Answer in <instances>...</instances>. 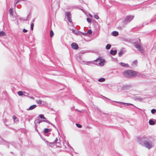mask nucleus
<instances>
[{"instance_id": "nucleus-1", "label": "nucleus", "mask_w": 156, "mask_h": 156, "mask_svg": "<svg viewBox=\"0 0 156 156\" xmlns=\"http://www.w3.org/2000/svg\"><path fill=\"white\" fill-rule=\"evenodd\" d=\"M137 140L139 144L148 149L154 146L153 141L150 137L144 136L138 137Z\"/></svg>"}, {"instance_id": "nucleus-2", "label": "nucleus", "mask_w": 156, "mask_h": 156, "mask_svg": "<svg viewBox=\"0 0 156 156\" xmlns=\"http://www.w3.org/2000/svg\"><path fill=\"white\" fill-rule=\"evenodd\" d=\"M134 71L132 70H128L123 72V75L127 78L134 77Z\"/></svg>"}, {"instance_id": "nucleus-3", "label": "nucleus", "mask_w": 156, "mask_h": 156, "mask_svg": "<svg viewBox=\"0 0 156 156\" xmlns=\"http://www.w3.org/2000/svg\"><path fill=\"white\" fill-rule=\"evenodd\" d=\"M140 40L139 39H138L136 42L133 43L134 45L136 48L141 53H143L144 51V50L143 47L140 45Z\"/></svg>"}, {"instance_id": "nucleus-4", "label": "nucleus", "mask_w": 156, "mask_h": 156, "mask_svg": "<svg viewBox=\"0 0 156 156\" xmlns=\"http://www.w3.org/2000/svg\"><path fill=\"white\" fill-rule=\"evenodd\" d=\"M133 16H128L126 17L125 19L122 21V22L126 24L131 21L134 18Z\"/></svg>"}, {"instance_id": "nucleus-5", "label": "nucleus", "mask_w": 156, "mask_h": 156, "mask_svg": "<svg viewBox=\"0 0 156 156\" xmlns=\"http://www.w3.org/2000/svg\"><path fill=\"white\" fill-rule=\"evenodd\" d=\"M65 15L68 21L72 24L73 23L71 19V13L69 12H66Z\"/></svg>"}, {"instance_id": "nucleus-6", "label": "nucleus", "mask_w": 156, "mask_h": 156, "mask_svg": "<svg viewBox=\"0 0 156 156\" xmlns=\"http://www.w3.org/2000/svg\"><path fill=\"white\" fill-rule=\"evenodd\" d=\"M0 144L6 145L8 148L9 147V143L4 139H1L0 141Z\"/></svg>"}, {"instance_id": "nucleus-7", "label": "nucleus", "mask_w": 156, "mask_h": 156, "mask_svg": "<svg viewBox=\"0 0 156 156\" xmlns=\"http://www.w3.org/2000/svg\"><path fill=\"white\" fill-rule=\"evenodd\" d=\"M72 48L75 50L78 49L79 47L78 45L75 43H73L71 44Z\"/></svg>"}, {"instance_id": "nucleus-8", "label": "nucleus", "mask_w": 156, "mask_h": 156, "mask_svg": "<svg viewBox=\"0 0 156 156\" xmlns=\"http://www.w3.org/2000/svg\"><path fill=\"white\" fill-rule=\"evenodd\" d=\"M149 123L150 125H154L156 123V120L151 119L149 121Z\"/></svg>"}, {"instance_id": "nucleus-9", "label": "nucleus", "mask_w": 156, "mask_h": 156, "mask_svg": "<svg viewBox=\"0 0 156 156\" xmlns=\"http://www.w3.org/2000/svg\"><path fill=\"white\" fill-rule=\"evenodd\" d=\"M134 72L135 73H134V74H135L134 75V77L136 76H137L139 77H142L143 76V74L137 72L136 71H134Z\"/></svg>"}, {"instance_id": "nucleus-10", "label": "nucleus", "mask_w": 156, "mask_h": 156, "mask_svg": "<svg viewBox=\"0 0 156 156\" xmlns=\"http://www.w3.org/2000/svg\"><path fill=\"white\" fill-rule=\"evenodd\" d=\"M115 102L118 103H119V104H122V105H125L126 106H129V105L133 106V104H130V103H125L124 102H120V101H115Z\"/></svg>"}, {"instance_id": "nucleus-11", "label": "nucleus", "mask_w": 156, "mask_h": 156, "mask_svg": "<svg viewBox=\"0 0 156 156\" xmlns=\"http://www.w3.org/2000/svg\"><path fill=\"white\" fill-rule=\"evenodd\" d=\"M96 62H98L99 64L100 65L103 66L104 64V61L101 60V59L99 58H98L95 60Z\"/></svg>"}, {"instance_id": "nucleus-12", "label": "nucleus", "mask_w": 156, "mask_h": 156, "mask_svg": "<svg viewBox=\"0 0 156 156\" xmlns=\"http://www.w3.org/2000/svg\"><path fill=\"white\" fill-rule=\"evenodd\" d=\"M102 3H105L106 5L110 6V5L107 3V2H109L110 3H112L111 0H100Z\"/></svg>"}, {"instance_id": "nucleus-13", "label": "nucleus", "mask_w": 156, "mask_h": 156, "mask_svg": "<svg viewBox=\"0 0 156 156\" xmlns=\"http://www.w3.org/2000/svg\"><path fill=\"white\" fill-rule=\"evenodd\" d=\"M37 106L35 105H34L31 106L28 109H27L28 110H32L34 109Z\"/></svg>"}, {"instance_id": "nucleus-14", "label": "nucleus", "mask_w": 156, "mask_h": 156, "mask_svg": "<svg viewBox=\"0 0 156 156\" xmlns=\"http://www.w3.org/2000/svg\"><path fill=\"white\" fill-rule=\"evenodd\" d=\"M120 64L122 66L124 67H127L128 66V65L127 64H126L122 62H121Z\"/></svg>"}, {"instance_id": "nucleus-15", "label": "nucleus", "mask_w": 156, "mask_h": 156, "mask_svg": "<svg viewBox=\"0 0 156 156\" xmlns=\"http://www.w3.org/2000/svg\"><path fill=\"white\" fill-rule=\"evenodd\" d=\"M36 102L38 104H42L45 103L44 101H41L40 100H37L36 101Z\"/></svg>"}, {"instance_id": "nucleus-16", "label": "nucleus", "mask_w": 156, "mask_h": 156, "mask_svg": "<svg viewBox=\"0 0 156 156\" xmlns=\"http://www.w3.org/2000/svg\"><path fill=\"white\" fill-rule=\"evenodd\" d=\"M117 53V51L116 50H111L110 51V54L113 55H115Z\"/></svg>"}, {"instance_id": "nucleus-17", "label": "nucleus", "mask_w": 156, "mask_h": 156, "mask_svg": "<svg viewBox=\"0 0 156 156\" xmlns=\"http://www.w3.org/2000/svg\"><path fill=\"white\" fill-rule=\"evenodd\" d=\"M112 34L114 36H116L118 35V32L116 31H114L112 32Z\"/></svg>"}, {"instance_id": "nucleus-18", "label": "nucleus", "mask_w": 156, "mask_h": 156, "mask_svg": "<svg viewBox=\"0 0 156 156\" xmlns=\"http://www.w3.org/2000/svg\"><path fill=\"white\" fill-rule=\"evenodd\" d=\"M9 13L11 16H12L13 14V10L12 8H10L9 11Z\"/></svg>"}, {"instance_id": "nucleus-19", "label": "nucleus", "mask_w": 156, "mask_h": 156, "mask_svg": "<svg viewBox=\"0 0 156 156\" xmlns=\"http://www.w3.org/2000/svg\"><path fill=\"white\" fill-rule=\"evenodd\" d=\"M55 144L54 143V142L52 143H50L49 144V145L50 147H54V146H55Z\"/></svg>"}, {"instance_id": "nucleus-20", "label": "nucleus", "mask_w": 156, "mask_h": 156, "mask_svg": "<svg viewBox=\"0 0 156 156\" xmlns=\"http://www.w3.org/2000/svg\"><path fill=\"white\" fill-rule=\"evenodd\" d=\"M43 120H42V121L46 122L47 123H48L49 124H50L51 122L48 120H47L46 118L44 117V118L42 119Z\"/></svg>"}, {"instance_id": "nucleus-21", "label": "nucleus", "mask_w": 156, "mask_h": 156, "mask_svg": "<svg viewBox=\"0 0 156 156\" xmlns=\"http://www.w3.org/2000/svg\"><path fill=\"white\" fill-rule=\"evenodd\" d=\"M5 35V32L3 31H0V36H4Z\"/></svg>"}, {"instance_id": "nucleus-22", "label": "nucleus", "mask_w": 156, "mask_h": 156, "mask_svg": "<svg viewBox=\"0 0 156 156\" xmlns=\"http://www.w3.org/2000/svg\"><path fill=\"white\" fill-rule=\"evenodd\" d=\"M111 47V45L110 44H108L106 46V48L107 50L109 49Z\"/></svg>"}, {"instance_id": "nucleus-23", "label": "nucleus", "mask_w": 156, "mask_h": 156, "mask_svg": "<svg viewBox=\"0 0 156 156\" xmlns=\"http://www.w3.org/2000/svg\"><path fill=\"white\" fill-rule=\"evenodd\" d=\"M83 62L84 64L89 65L90 64L93 63L91 62Z\"/></svg>"}, {"instance_id": "nucleus-24", "label": "nucleus", "mask_w": 156, "mask_h": 156, "mask_svg": "<svg viewBox=\"0 0 156 156\" xmlns=\"http://www.w3.org/2000/svg\"><path fill=\"white\" fill-rule=\"evenodd\" d=\"M17 93L20 96H22L23 95V92L22 91H19Z\"/></svg>"}, {"instance_id": "nucleus-25", "label": "nucleus", "mask_w": 156, "mask_h": 156, "mask_svg": "<svg viewBox=\"0 0 156 156\" xmlns=\"http://www.w3.org/2000/svg\"><path fill=\"white\" fill-rule=\"evenodd\" d=\"M98 81L100 82H103L105 80L104 78H101L98 79Z\"/></svg>"}, {"instance_id": "nucleus-26", "label": "nucleus", "mask_w": 156, "mask_h": 156, "mask_svg": "<svg viewBox=\"0 0 156 156\" xmlns=\"http://www.w3.org/2000/svg\"><path fill=\"white\" fill-rule=\"evenodd\" d=\"M49 129H47V128L45 129L44 130V133H47L49 131Z\"/></svg>"}, {"instance_id": "nucleus-27", "label": "nucleus", "mask_w": 156, "mask_h": 156, "mask_svg": "<svg viewBox=\"0 0 156 156\" xmlns=\"http://www.w3.org/2000/svg\"><path fill=\"white\" fill-rule=\"evenodd\" d=\"M21 1H26L25 0H15V1L16 2V3H20V2Z\"/></svg>"}, {"instance_id": "nucleus-28", "label": "nucleus", "mask_w": 156, "mask_h": 156, "mask_svg": "<svg viewBox=\"0 0 156 156\" xmlns=\"http://www.w3.org/2000/svg\"><path fill=\"white\" fill-rule=\"evenodd\" d=\"M123 53V51L121 50L118 53V55L119 56H122V54Z\"/></svg>"}, {"instance_id": "nucleus-29", "label": "nucleus", "mask_w": 156, "mask_h": 156, "mask_svg": "<svg viewBox=\"0 0 156 156\" xmlns=\"http://www.w3.org/2000/svg\"><path fill=\"white\" fill-rule=\"evenodd\" d=\"M58 140V139L57 138H56L55 140L54 141V143H55V144H60L59 142H57V141Z\"/></svg>"}, {"instance_id": "nucleus-30", "label": "nucleus", "mask_w": 156, "mask_h": 156, "mask_svg": "<svg viewBox=\"0 0 156 156\" xmlns=\"http://www.w3.org/2000/svg\"><path fill=\"white\" fill-rule=\"evenodd\" d=\"M23 95L24 96H27V97H28V95H29V94L28 93H27L26 92H25V91H23Z\"/></svg>"}, {"instance_id": "nucleus-31", "label": "nucleus", "mask_w": 156, "mask_h": 156, "mask_svg": "<svg viewBox=\"0 0 156 156\" xmlns=\"http://www.w3.org/2000/svg\"><path fill=\"white\" fill-rule=\"evenodd\" d=\"M34 27V23H31V25H30V28L32 30H33Z\"/></svg>"}, {"instance_id": "nucleus-32", "label": "nucleus", "mask_w": 156, "mask_h": 156, "mask_svg": "<svg viewBox=\"0 0 156 156\" xmlns=\"http://www.w3.org/2000/svg\"><path fill=\"white\" fill-rule=\"evenodd\" d=\"M54 35V33L53 31L51 30L50 32V36L51 37H52Z\"/></svg>"}, {"instance_id": "nucleus-33", "label": "nucleus", "mask_w": 156, "mask_h": 156, "mask_svg": "<svg viewBox=\"0 0 156 156\" xmlns=\"http://www.w3.org/2000/svg\"><path fill=\"white\" fill-rule=\"evenodd\" d=\"M87 34H90L92 33V32L91 30L89 29L88 30L87 32Z\"/></svg>"}, {"instance_id": "nucleus-34", "label": "nucleus", "mask_w": 156, "mask_h": 156, "mask_svg": "<svg viewBox=\"0 0 156 156\" xmlns=\"http://www.w3.org/2000/svg\"><path fill=\"white\" fill-rule=\"evenodd\" d=\"M76 126L78 128H81L82 127V125L76 123Z\"/></svg>"}, {"instance_id": "nucleus-35", "label": "nucleus", "mask_w": 156, "mask_h": 156, "mask_svg": "<svg viewBox=\"0 0 156 156\" xmlns=\"http://www.w3.org/2000/svg\"><path fill=\"white\" fill-rule=\"evenodd\" d=\"M39 117L40 118L42 119L44 118V115L43 114H40L39 115Z\"/></svg>"}, {"instance_id": "nucleus-36", "label": "nucleus", "mask_w": 156, "mask_h": 156, "mask_svg": "<svg viewBox=\"0 0 156 156\" xmlns=\"http://www.w3.org/2000/svg\"><path fill=\"white\" fill-rule=\"evenodd\" d=\"M156 112V110L155 109H153L151 110V112L152 114L155 113Z\"/></svg>"}, {"instance_id": "nucleus-37", "label": "nucleus", "mask_w": 156, "mask_h": 156, "mask_svg": "<svg viewBox=\"0 0 156 156\" xmlns=\"http://www.w3.org/2000/svg\"><path fill=\"white\" fill-rule=\"evenodd\" d=\"M87 22L88 23H91V19L90 18H87Z\"/></svg>"}, {"instance_id": "nucleus-38", "label": "nucleus", "mask_w": 156, "mask_h": 156, "mask_svg": "<svg viewBox=\"0 0 156 156\" xmlns=\"http://www.w3.org/2000/svg\"><path fill=\"white\" fill-rule=\"evenodd\" d=\"M94 17L96 19H99V16L97 15H96V14L94 15Z\"/></svg>"}, {"instance_id": "nucleus-39", "label": "nucleus", "mask_w": 156, "mask_h": 156, "mask_svg": "<svg viewBox=\"0 0 156 156\" xmlns=\"http://www.w3.org/2000/svg\"><path fill=\"white\" fill-rule=\"evenodd\" d=\"M17 4H18V3H16V2L15 1V2H14V7H16H16L17 8H19L18 7V5H17V6H16V5H17Z\"/></svg>"}, {"instance_id": "nucleus-40", "label": "nucleus", "mask_w": 156, "mask_h": 156, "mask_svg": "<svg viewBox=\"0 0 156 156\" xmlns=\"http://www.w3.org/2000/svg\"><path fill=\"white\" fill-rule=\"evenodd\" d=\"M137 63V61L136 60H135L133 62V63L135 65V66L136 65V64Z\"/></svg>"}, {"instance_id": "nucleus-41", "label": "nucleus", "mask_w": 156, "mask_h": 156, "mask_svg": "<svg viewBox=\"0 0 156 156\" xmlns=\"http://www.w3.org/2000/svg\"><path fill=\"white\" fill-rule=\"evenodd\" d=\"M72 32L75 34H77V31L75 30H73Z\"/></svg>"}, {"instance_id": "nucleus-42", "label": "nucleus", "mask_w": 156, "mask_h": 156, "mask_svg": "<svg viewBox=\"0 0 156 156\" xmlns=\"http://www.w3.org/2000/svg\"><path fill=\"white\" fill-rule=\"evenodd\" d=\"M42 121H41L40 120H37V123H38V124H40V123H41Z\"/></svg>"}, {"instance_id": "nucleus-43", "label": "nucleus", "mask_w": 156, "mask_h": 156, "mask_svg": "<svg viewBox=\"0 0 156 156\" xmlns=\"http://www.w3.org/2000/svg\"><path fill=\"white\" fill-rule=\"evenodd\" d=\"M13 120L14 121H15V119H16V117L14 115L13 116Z\"/></svg>"}, {"instance_id": "nucleus-44", "label": "nucleus", "mask_w": 156, "mask_h": 156, "mask_svg": "<svg viewBox=\"0 0 156 156\" xmlns=\"http://www.w3.org/2000/svg\"><path fill=\"white\" fill-rule=\"evenodd\" d=\"M27 30H26V29H23V32H24V33H26V32H27Z\"/></svg>"}, {"instance_id": "nucleus-45", "label": "nucleus", "mask_w": 156, "mask_h": 156, "mask_svg": "<svg viewBox=\"0 0 156 156\" xmlns=\"http://www.w3.org/2000/svg\"><path fill=\"white\" fill-rule=\"evenodd\" d=\"M82 34L83 35H86L87 34V33H82Z\"/></svg>"}, {"instance_id": "nucleus-46", "label": "nucleus", "mask_w": 156, "mask_h": 156, "mask_svg": "<svg viewBox=\"0 0 156 156\" xmlns=\"http://www.w3.org/2000/svg\"><path fill=\"white\" fill-rule=\"evenodd\" d=\"M30 14V13L27 16V19L26 20H27V19H28L29 18Z\"/></svg>"}, {"instance_id": "nucleus-47", "label": "nucleus", "mask_w": 156, "mask_h": 156, "mask_svg": "<svg viewBox=\"0 0 156 156\" xmlns=\"http://www.w3.org/2000/svg\"><path fill=\"white\" fill-rule=\"evenodd\" d=\"M44 142L47 144L49 143L48 142L45 140H44Z\"/></svg>"}, {"instance_id": "nucleus-48", "label": "nucleus", "mask_w": 156, "mask_h": 156, "mask_svg": "<svg viewBox=\"0 0 156 156\" xmlns=\"http://www.w3.org/2000/svg\"><path fill=\"white\" fill-rule=\"evenodd\" d=\"M34 21H35V19H33L32 20V22H34Z\"/></svg>"}, {"instance_id": "nucleus-49", "label": "nucleus", "mask_w": 156, "mask_h": 156, "mask_svg": "<svg viewBox=\"0 0 156 156\" xmlns=\"http://www.w3.org/2000/svg\"><path fill=\"white\" fill-rule=\"evenodd\" d=\"M119 29H122V28L121 27H119Z\"/></svg>"}, {"instance_id": "nucleus-50", "label": "nucleus", "mask_w": 156, "mask_h": 156, "mask_svg": "<svg viewBox=\"0 0 156 156\" xmlns=\"http://www.w3.org/2000/svg\"><path fill=\"white\" fill-rule=\"evenodd\" d=\"M105 98L106 99H107V100H110V99L107 98Z\"/></svg>"}, {"instance_id": "nucleus-51", "label": "nucleus", "mask_w": 156, "mask_h": 156, "mask_svg": "<svg viewBox=\"0 0 156 156\" xmlns=\"http://www.w3.org/2000/svg\"><path fill=\"white\" fill-rule=\"evenodd\" d=\"M0 156H3L2 154L1 153H0Z\"/></svg>"}, {"instance_id": "nucleus-52", "label": "nucleus", "mask_w": 156, "mask_h": 156, "mask_svg": "<svg viewBox=\"0 0 156 156\" xmlns=\"http://www.w3.org/2000/svg\"><path fill=\"white\" fill-rule=\"evenodd\" d=\"M115 72H116V73H118V71H115Z\"/></svg>"}, {"instance_id": "nucleus-53", "label": "nucleus", "mask_w": 156, "mask_h": 156, "mask_svg": "<svg viewBox=\"0 0 156 156\" xmlns=\"http://www.w3.org/2000/svg\"><path fill=\"white\" fill-rule=\"evenodd\" d=\"M90 16H91V15H90Z\"/></svg>"}, {"instance_id": "nucleus-54", "label": "nucleus", "mask_w": 156, "mask_h": 156, "mask_svg": "<svg viewBox=\"0 0 156 156\" xmlns=\"http://www.w3.org/2000/svg\"><path fill=\"white\" fill-rule=\"evenodd\" d=\"M6 125V126H7V124H6V125Z\"/></svg>"}]
</instances>
